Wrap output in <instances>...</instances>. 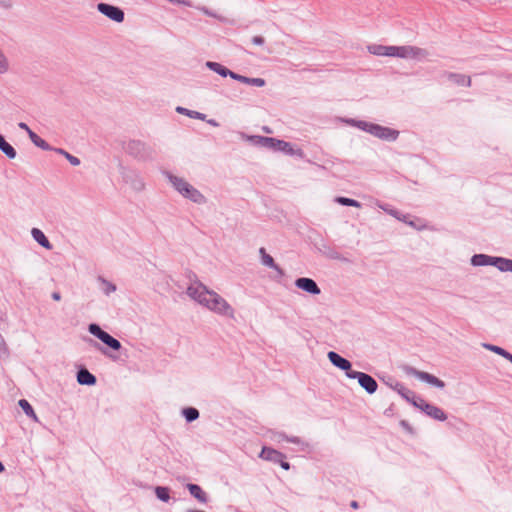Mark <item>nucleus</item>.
<instances>
[{
  "mask_svg": "<svg viewBox=\"0 0 512 512\" xmlns=\"http://www.w3.org/2000/svg\"><path fill=\"white\" fill-rule=\"evenodd\" d=\"M186 294L200 305L229 318H234V309L215 290H186Z\"/></svg>",
  "mask_w": 512,
  "mask_h": 512,
  "instance_id": "f257e3e1",
  "label": "nucleus"
},
{
  "mask_svg": "<svg viewBox=\"0 0 512 512\" xmlns=\"http://www.w3.org/2000/svg\"><path fill=\"white\" fill-rule=\"evenodd\" d=\"M164 174L174 189L184 198L198 205H203L207 202L206 197L185 179L178 177L169 171H165Z\"/></svg>",
  "mask_w": 512,
  "mask_h": 512,
  "instance_id": "f03ea898",
  "label": "nucleus"
},
{
  "mask_svg": "<svg viewBox=\"0 0 512 512\" xmlns=\"http://www.w3.org/2000/svg\"><path fill=\"white\" fill-rule=\"evenodd\" d=\"M124 151L138 161H153L155 159V149L147 143L131 139L123 145Z\"/></svg>",
  "mask_w": 512,
  "mask_h": 512,
  "instance_id": "7ed1b4c3",
  "label": "nucleus"
},
{
  "mask_svg": "<svg viewBox=\"0 0 512 512\" xmlns=\"http://www.w3.org/2000/svg\"><path fill=\"white\" fill-rule=\"evenodd\" d=\"M106 347H103L100 343H98L97 341L89 338V342L90 344L96 349L98 350L99 352H101L103 355L113 359V360H116L117 357L114 356L111 352H109L108 349H111L113 351H119L121 348H122V344L121 342L116 339L115 337H113L112 335H110L109 333L106 334V336L104 338H102L100 340Z\"/></svg>",
  "mask_w": 512,
  "mask_h": 512,
  "instance_id": "20e7f679",
  "label": "nucleus"
},
{
  "mask_svg": "<svg viewBox=\"0 0 512 512\" xmlns=\"http://www.w3.org/2000/svg\"><path fill=\"white\" fill-rule=\"evenodd\" d=\"M381 380L389 386L391 389L395 390L404 400L410 403L412 406L416 405V402L421 396L415 394L414 391L406 388L401 382L395 380L393 377H382Z\"/></svg>",
  "mask_w": 512,
  "mask_h": 512,
  "instance_id": "39448f33",
  "label": "nucleus"
},
{
  "mask_svg": "<svg viewBox=\"0 0 512 512\" xmlns=\"http://www.w3.org/2000/svg\"><path fill=\"white\" fill-rule=\"evenodd\" d=\"M414 407L421 410L425 415L434 420L441 422L447 420V414L443 409L426 402L422 397L418 399Z\"/></svg>",
  "mask_w": 512,
  "mask_h": 512,
  "instance_id": "423d86ee",
  "label": "nucleus"
},
{
  "mask_svg": "<svg viewBox=\"0 0 512 512\" xmlns=\"http://www.w3.org/2000/svg\"><path fill=\"white\" fill-rule=\"evenodd\" d=\"M269 149L273 151L283 152L286 155L297 157L299 159H303L305 157V153L301 148H295L290 142H287L282 139H277L274 137L272 145H270Z\"/></svg>",
  "mask_w": 512,
  "mask_h": 512,
  "instance_id": "0eeeda50",
  "label": "nucleus"
},
{
  "mask_svg": "<svg viewBox=\"0 0 512 512\" xmlns=\"http://www.w3.org/2000/svg\"><path fill=\"white\" fill-rule=\"evenodd\" d=\"M259 253H260L262 265L269 267L275 271L274 278L277 279L280 284L290 285L291 278H288V281H280L279 280L285 276L284 271L279 267L278 264H276V262L274 261V258L266 252V249L264 247H261L259 249Z\"/></svg>",
  "mask_w": 512,
  "mask_h": 512,
  "instance_id": "6e6552de",
  "label": "nucleus"
},
{
  "mask_svg": "<svg viewBox=\"0 0 512 512\" xmlns=\"http://www.w3.org/2000/svg\"><path fill=\"white\" fill-rule=\"evenodd\" d=\"M405 371L407 374L413 375L416 378H418L419 380H421L433 387L440 388V389H443L445 387V382L433 374H430L425 371H419L416 368L411 367V366H406Z\"/></svg>",
  "mask_w": 512,
  "mask_h": 512,
  "instance_id": "1a4fd4ad",
  "label": "nucleus"
},
{
  "mask_svg": "<svg viewBox=\"0 0 512 512\" xmlns=\"http://www.w3.org/2000/svg\"><path fill=\"white\" fill-rule=\"evenodd\" d=\"M349 379H357L358 384L370 395L378 389L377 381L369 374L360 371L350 372Z\"/></svg>",
  "mask_w": 512,
  "mask_h": 512,
  "instance_id": "9d476101",
  "label": "nucleus"
},
{
  "mask_svg": "<svg viewBox=\"0 0 512 512\" xmlns=\"http://www.w3.org/2000/svg\"><path fill=\"white\" fill-rule=\"evenodd\" d=\"M97 10L110 20L116 23H122L125 19V13L122 8L109 4L100 2L97 4Z\"/></svg>",
  "mask_w": 512,
  "mask_h": 512,
  "instance_id": "9b49d317",
  "label": "nucleus"
},
{
  "mask_svg": "<svg viewBox=\"0 0 512 512\" xmlns=\"http://www.w3.org/2000/svg\"><path fill=\"white\" fill-rule=\"evenodd\" d=\"M120 174L125 183L129 184L133 190L142 191L145 187V184L139 174L123 165H120Z\"/></svg>",
  "mask_w": 512,
  "mask_h": 512,
  "instance_id": "f8f14e48",
  "label": "nucleus"
},
{
  "mask_svg": "<svg viewBox=\"0 0 512 512\" xmlns=\"http://www.w3.org/2000/svg\"><path fill=\"white\" fill-rule=\"evenodd\" d=\"M327 358L333 366L344 371L348 378H350V372L355 371L352 369V363L335 351H329L327 353Z\"/></svg>",
  "mask_w": 512,
  "mask_h": 512,
  "instance_id": "ddd939ff",
  "label": "nucleus"
},
{
  "mask_svg": "<svg viewBox=\"0 0 512 512\" xmlns=\"http://www.w3.org/2000/svg\"><path fill=\"white\" fill-rule=\"evenodd\" d=\"M400 132L396 129L382 126L375 123L371 135L384 141L394 142L398 139Z\"/></svg>",
  "mask_w": 512,
  "mask_h": 512,
  "instance_id": "4468645a",
  "label": "nucleus"
},
{
  "mask_svg": "<svg viewBox=\"0 0 512 512\" xmlns=\"http://www.w3.org/2000/svg\"><path fill=\"white\" fill-rule=\"evenodd\" d=\"M270 433L272 434V439L277 442L281 441H287L293 444H296L299 446L298 451H306V449L309 447V444L307 442H304L300 437L298 436H288L285 432L282 431H274L270 430Z\"/></svg>",
  "mask_w": 512,
  "mask_h": 512,
  "instance_id": "2eb2a0df",
  "label": "nucleus"
},
{
  "mask_svg": "<svg viewBox=\"0 0 512 512\" xmlns=\"http://www.w3.org/2000/svg\"><path fill=\"white\" fill-rule=\"evenodd\" d=\"M18 127L21 130H24L28 134L31 142L36 147H38L44 151H50L53 149V147L46 140H44L38 134H36L33 130H31V128L25 122H19Z\"/></svg>",
  "mask_w": 512,
  "mask_h": 512,
  "instance_id": "dca6fc26",
  "label": "nucleus"
},
{
  "mask_svg": "<svg viewBox=\"0 0 512 512\" xmlns=\"http://www.w3.org/2000/svg\"><path fill=\"white\" fill-rule=\"evenodd\" d=\"M259 458L269 461V462H272L274 464H278V462L281 459L286 458V455L284 453H282L281 451L276 450L272 447L263 446L259 453Z\"/></svg>",
  "mask_w": 512,
  "mask_h": 512,
  "instance_id": "f3484780",
  "label": "nucleus"
},
{
  "mask_svg": "<svg viewBox=\"0 0 512 512\" xmlns=\"http://www.w3.org/2000/svg\"><path fill=\"white\" fill-rule=\"evenodd\" d=\"M77 382L80 385L94 386L97 383V378L85 366H80L76 373Z\"/></svg>",
  "mask_w": 512,
  "mask_h": 512,
  "instance_id": "a211bd4d",
  "label": "nucleus"
},
{
  "mask_svg": "<svg viewBox=\"0 0 512 512\" xmlns=\"http://www.w3.org/2000/svg\"><path fill=\"white\" fill-rule=\"evenodd\" d=\"M442 77L447 78V80L453 82L458 86L471 87L472 85L471 77L465 74L444 71L442 73Z\"/></svg>",
  "mask_w": 512,
  "mask_h": 512,
  "instance_id": "6ab92c4d",
  "label": "nucleus"
},
{
  "mask_svg": "<svg viewBox=\"0 0 512 512\" xmlns=\"http://www.w3.org/2000/svg\"><path fill=\"white\" fill-rule=\"evenodd\" d=\"M403 50V59L412 58L417 60H423L426 59L429 55V52L426 49L412 45H404Z\"/></svg>",
  "mask_w": 512,
  "mask_h": 512,
  "instance_id": "aec40b11",
  "label": "nucleus"
},
{
  "mask_svg": "<svg viewBox=\"0 0 512 512\" xmlns=\"http://www.w3.org/2000/svg\"><path fill=\"white\" fill-rule=\"evenodd\" d=\"M186 489L189 491L192 497L197 499L198 502L202 504H206L208 502L209 497L200 485L195 483H187Z\"/></svg>",
  "mask_w": 512,
  "mask_h": 512,
  "instance_id": "412c9836",
  "label": "nucleus"
},
{
  "mask_svg": "<svg viewBox=\"0 0 512 512\" xmlns=\"http://www.w3.org/2000/svg\"><path fill=\"white\" fill-rule=\"evenodd\" d=\"M205 66H206L209 70H211V71H213V72L217 73L218 75H220V76H221V77H223V78H225V77H230V78L234 79V76H235V73H236V72H234V71H232V70L228 69L226 66H224V65H222V64H220V63H218V62H214V61H207V62L205 63Z\"/></svg>",
  "mask_w": 512,
  "mask_h": 512,
  "instance_id": "4be33fe9",
  "label": "nucleus"
},
{
  "mask_svg": "<svg viewBox=\"0 0 512 512\" xmlns=\"http://www.w3.org/2000/svg\"><path fill=\"white\" fill-rule=\"evenodd\" d=\"M242 138L249 141L255 146H262L269 149L272 145L273 137L261 136V135H246L242 133Z\"/></svg>",
  "mask_w": 512,
  "mask_h": 512,
  "instance_id": "5701e85b",
  "label": "nucleus"
},
{
  "mask_svg": "<svg viewBox=\"0 0 512 512\" xmlns=\"http://www.w3.org/2000/svg\"><path fill=\"white\" fill-rule=\"evenodd\" d=\"M494 260L495 256L480 253L474 254L470 259V263L474 267L494 266Z\"/></svg>",
  "mask_w": 512,
  "mask_h": 512,
  "instance_id": "b1692460",
  "label": "nucleus"
},
{
  "mask_svg": "<svg viewBox=\"0 0 512 512\" xmlns=\"http://www.w3.org/2000/svg\"><path fill=\"white\" fill-rule=\"evenodd\" d=\"M31 235L33 239L43 248L47 250H51L53 248V245L49 241L48 237L39 228H32Z\"/></svg>",
  "mask_w": 512,
  "mask_h": 512,
  "instance_id": "393cba45",
  "label": "nucleus"
},
{
  "mask_svg": "<svg viewBox=\"0 0 512 512\" xmlns=\"http://www.w3.org/2000/svg\"><path fill=\"white\" fill-rule=\"evenodd\" d=\"M233 80L255 87H263L266 84V81L263 78H251L238 73H235Z\"/></svg>",
  "mask_w": 512,
  "mask_h": 512,
  "instance_id": "a878e982",
  "label": "nucleus"
},
{
  "mask_svg": "<svg viewBox=\"0 0 512 512\" xmlns=\"http://www.w3.org/2000/svg\"><path fill=\"white\" fill-rule=\"evenodd\" d=\"M482 346L487 349L488 351H491L497 355L502 356L504 359L508 360L512 364V353H510L508 350L494 344L490 343H483Z\"/></svg>",
  "mask_w": 512,
  "mask_h": 512,
  "instance_id": "bb28decb",
  "label": "nucleus"
},
{
  "mask_svg": "<svg viewBox=\"0 0 512 512\" xmlns=\"http://www.w3.org/2000/svg\"><path fill=\"white\" fill-rule=\"evenodd\" d=\"M0 151L9 159H15L17 156L16 149L6 141L5 137L0 133Z\"/></svg>",
  "mask_w": 512,
  "mask_h": 512,
  "instance_id": "cd10ccee",
  "label": "nucleus"
},
{
  "mask_svg": "<svg viewBox=\"0 0 512 512\" xmlns=\"http://www.w3.org/2000/svg\"><path fill=\"white\" fill-rule=\"evenodd\" d=\"M501 272H512V259L495 256L494 266Z\"/></svg>",
  "mask_w": 512,
  "mask_h": 512,
  "instance_id": "c85d7f7f",
  "label": "nucleus"
},
{
  "mask_svg": "<svg viewBox=\"0 0 512 512\" xmlns=\"http://www.w3.org/2000/svg\"><path fill=\"white\" fill-rule=\"evenodd\" d=\"M175 110L177 113H179L181 115H185L192 119L206 120V114L201 113L199 111L190 110V109L182 107V106H177Z\"/></svg>",
  "mask_w": 512,
  "mask_h": 512,
  "instance_id": "c756f323",
  "label": "nucleus"
},
{
  "mask_svg": "<svg viewBox=\"0 0 512 512\" xmlns=\"http://www.w3.org/2000/svg\"><path fill=\"white\" fill-rule=\"evenodd\" d=\"M154 493L158 500L168 503L171 499V489L168 486H155Z\"/></svg>",
  "mask_w": 512,
  "mask_h": 512,
  "instance_id": "7c9ffc66",
  "label": "nucleus"
},
{
  "mask_svg": "<svg viewBox=\"0 0 512 512\" xmlns=\"http://www.w3.org/2000/svg\"><path fill=\"white\" fill-rule=\"evenodd\" d=\"M181 415L185 418L187 423H192L199 418L200 413L197 408L192 407V406H187V407L182 408Z\"/></svg>",
  "mask_w": 512,
  "mask_h": 512,
  "instance_id": "2f4dec72",
  "label": "nucleus"
},
{
  "mask_svg": "<svg viewBox=\"0 0 512 512\" xmlns=\"http://www.w3.org/2000/svg\"><path fill=\"white\" fill-rule=\"evenodd\" d=\"M186 278L189 280V283H187V288H200V289H206L208 288L206 285H204L197 277V275L191 271H186Z\"/></svg>",
  "mask_w": 512,
  "mask_h": 512,
  "instance_id": "473e14b6",
  "label": "nucleus"
},
{
  "mask_svg": "<svg viewBox=\"0 0 512 512\" xmlns=\"http://www.w3.org/2000/svg\"><path fill=\"white\" fill-rule=\"evenodd\" d=\"M18 405L19 407L22 409V411L25 413V415L27 417H29L30 419L32 420H35L37 421V415L34 411V408L32 407V405L29 403L28 400L26 399H20L18 401Z\"/></svg>",
  "mask_w": 512,
  "mask_h": 512,
  "instance_id": "72a5a7b5",
  "label": "nucleus"
},
{
  "mask_svg": "<svg viewBox=\"0 0 512 512\" xmlns=\"http://www.w3.org/2000/svg\"><path fill=\"white\" fill-rule=\"evenodd\" d=\"M51 151H54L55 153L59 154V155H62L64 156L67 161L72 165V166H78L80 165L81 161L78 157L70 154L69 152H67L65 149L63 148H56V147H53V149Z\"/></svg>",
  "mask_w": 512,
  "mask_h": 512,
  "instance_id": "f704fd0d",
  "label": "nucleus"
},
{
  "mask_svg": "<svg viewBox=\"0 0 512 512\" xmlns=\"http://www.w3.org/2000/svg\"><path fill=\"white\" fill-rule=\"evenodd\" d=\"M294 284L295 288H319L316 281L308 277L297 278Z\"/></svg>",
  "mask_w": 512,
  "mask_h": 512,
  "instance_id": "c9c22d12",
  "label": "nucleus"
},
{
  "mask_svg": "<svg viewBox=\"0 0 512 512\" xmlns=\"http://www.w3.org/2000/svg\"><path fill=\"white\" fill-rule=\"evenodd\" d=\"M335 202H337L340 205L347 206V207H356L360 208L361 203L353 198H348L344 196H338L335 198Z\"/></svg>",
  "mask_w": 512,
  "mask_h": 512,
  "instance_id": "e433bc0d",
  "label": "nucleus"
},
{
  "mask_svg": "<svg viewBox=\"0 0 512 512\" xmlns=\"http://www.w3.org/2000/svg\"><path fill=\"white\" fill-rule=\"evenodd\" d=\"M403 46H386L385 56L403 58Z\"/></svg>",
  "mask_w": 512,
  "mask_h": 512,
  "instance_id": "4c0bfd02",
  "label": "nucleus"
},
{
  "mask_svg": "<svg viewBox=\"0 0 512 512\" xmlns=\"http://www.w3.org/2000/svg\"><path fill=\"white\" fill-rule=\"evenodd\" d=\"M88 331L90 334L101 340L106 336L108 332L104 331L97 323H91L88 326Z\"/></svg>",
  "mask_w": 512,
  "mask_h": 512,
  "instance_id": "58836bf2",
  "label": "nucleus"
},
{
  "mask_svg": "<svg viewBox=\"0 0 512 512\" xmlns=\"http://www.w3.org/2000/svg\"><path fill=\"white\" fill-rule=\"evenodd\" d=\"M385 45L382 44H370L367 46V50L370 54L375 56H385Z\"/></svg>",
  "mask_w": 512,
  "mask_h": 512,
  "instance_id": "ea45409f",
  "label": "nucleus"
},
{
  "mask_svg": "<svg viewBox=\"0 0 512 512\" xmlns=\"http://www.w3.org/2000/svg\"><path fill=\"white\" fill-rule=\"evenodd\" d=\"M356 123V127L362 131H365L369 134H371L374 124L372 122L364 121V120H358Z\"/></svg>",
  "mask_w": 512,
  "mask_h": 512,
  "instance_id": "a19ab883",
  "label": "nucleus"
},
{
  "mask_svg": "<svg viewBox=\"0 0 512 512\" xmlns=\"http://www.w3.org/2000/svg\"><path fill=\"white\" fill-rule=\"evenodd\" d=\"M380 208H382L384 211H386L389 215L395 217L396 219H401L400 215H402V212L390 207L389 205H380Z\"/></svg>",
  "mask_w": 512,
  "mask_h": 512,
  "instance_id": "79ce46f5",
  "label": "nucleus"
},
{
  "mask_svg": "<svg viewBox=\"0 0 512 512\" xmlns=\"http://www.w3.org/2000/svg\"><path fill=\"white\" fill-rule=\"evenodd\" d=\"M9 65L6 56L0 51V74L8 71Z\"/></svg>",
  "mask_w": 512,
  "mask_h": 512,
  "instance_id": "37998d69",
  "label": "nucleus"
},
{
  "mask_svg": "<svg viewBox=\"0 0 512 512\" xmlns=\"http://www.w3.org/2000/svg\"><path fill=\"white\" fill-rule=\"evenodd\" d=\"M399 425L410 435H415V429L410 425L407 420H400Z\"/></svg>",
  "mask_w": 512,
  "mask_h": 512,
  "instance_id": "c03bdc74",
  "label": "nucleus"
},
{
  "mask_svg": "<svg viewBox=\"0 0 512 512\" xmlns=\"http://www.w3.org/2000/svg\"><path fill=\"white\" fill-rule=\"evenodd\" d=\"M252 43L257 46H262L265 43V38L261 35H256L251 39Z\"/></svg>",
  "mask_w": 512,
  "mask_h": 512,
  "instance_id": "a18cd8bd",
  "label": "nucleus"
},
{
  "mask_svg": "<svg viewBox=\"0 0 512 512\" xmlns=\"http://www.w3.org/2000/svg\"><path fill=\"white\" fill-rule=\"evenodd\" d=\"M401 219H399L400 221L404 222V223H407L408 225L412 226V227H416V224L414 221H410L409 218H410V215L408 214H403L400 215Z\"/></svg>",
  "mask_w": 512,
  "mask_h": 512,
  "instance_id": "49530a36",
  "label": "nucleus"
},
{
  "mask_svg": "<svg viewBox=\"0 0 512 512\" xmlns=\"http://www.w3.org/2000/svg\"><path fill=\"white\" fill-rule=\"evenodd\" d=\"M98 280L105 285V288H109V289H112V288H117L115 284H113L112 282L104 279L103 277L99 276L98 277Z\"/></svg>",
  "mask_w": 512,
  "mask_h": 512,
  "instance_id": "de8ad7c7",
  "label": "nucleus"
},
{
  "mask_svg": "<svg viewBox=\"0 0 512 512\" xmlns=\"http://www.w3.org/2000/svg\"><path fill=\"white\" fill-rule=\"evenodd\" d=\"M278 464L281 466L284 470H289L291 468V465L288 461H286V458L281 459Z\"/></svg>",
  "mask_w": 512,
  "mask_h": 512,
  "instance_id": "09e8293b",
  "label": "nucleus"
},
{
  "mask_svg": "<svg viewBox=\"0 0 512 512\" xmlns=\"http://www.w3.org/2000/svg\"><path fill=\"white\" fill-rule=\"evenodd\" d=\"M0 7L4 9H10L12 8V1L11 0H0Z\"/></svg>",
  "mask_w": 512,
  "mask_h": 512,
  "instance_id": "8fccbe9b",
  "label": "nucleus"
},
{
  "mask_svg": "<svg viewBox=\"0 0 512 512\" xmlns=\"http://www.w3.org/2000/svg\"><path fill=\"white\" fill-rule=\"evenodd\" d=\"M394 404H391L387 409H385L384 411V415L387 416V417H391L394 415Z\"/></svg>",
  "mask_w": 512,
  "mask_h": 512,
  "instance_id": "3c124183",
  "label": "nucleus"
},
{
  "mask_svg": "<svg viewBox=\"0 0 512 512\" xmlns=\"http://www.w3.org/2000/svg\"><path fill=\"white\" fill-rule=\"evenodd\" d=\"M204 121L207 122L209 125H211L213 127H219L220 126L219 122L217 120H215V119H207L206 118V120H204Z\"/></svg>",
  "mask_w": 512,
  "mask_h": 512,
  "instance_id": "603ef678",
  "label": "nucleus"
},
{
  "mask_svg": "<svg viewBox=\"0 0 512 512\" xmlns=\"http://www.w3.org/2000/svg\"><path fill=\"white\" fill-rule=\"evenodd\" d=\"M51 297H52V299H53V300H55V301H59V300H61V294H60V292H59V291H57V290H56V291H54V292L51 294Z\"/></svg>",
  "mask_w": 512,
  "mask_h": 512,
  "instance_id": "864d4df0",
  "label": "nucleus"
},
{
  "mask_svg": "<svg viewBox=\"0 0 512 512\" xmlns=\"http://www.w3.org/2000/svg\"><path fill=\"white\" fill-rule=\"evenodd\" d=\"M358 120L357 119H353V118H348V119H345V122L348 123L349 125L353 126V127H356V123Z\"/></svg>",
  "mask_w": 512,
  "mask_h": 512,
  "instance_id": "5fc2aeb1",
  "label": "nucleus"
},
{
  "mask_svg": "<svg viewBox=\"0 0 512 512\" xmlns=\"http://www.w3.org/2000/svg\"><path fill=\"white\" fill-rule=\"evenodd\" d=\"M328 255H329V257H330L331 259H339V257H340V256H339V253H338V252H335V251L330 252Z\"/></svg>",
  "mask_w": 512,
  "mask_h": 512,
  "instance_id": "6e6d98bb",
  "label": "nucleus"
},
{
  "mask_svg": "<svg viewBox=\"0 0 512 512\" xmlns=\"http://www.w3.org/2000/svg\"><path fill=\"white\" fill-rule=\"evenodd\" d=\"M350 507H351L352 509H358V508H359V503H358V501H356V500L351 501V502H350Z\"/></svg>",
  "mask_w": 512,
  "mask_h": 512,
  "instance_id": "4d7b16f0",
  "label": "nucleus"
},
{
  "mask_svg": "<svg viewBox=\"0 0 512 512\" xmlns=\"http://www.w3.org/2000/svg\"><path fill=\"white\" fill-rule=\"evenodd\" d=\"M305 291L310 294H313V295H318L321 293L322 290H305Z\"/></svg>",
  "mask_w": 512,
  "mask_h": 512,
  "instance_id": "13d9d810",
  "label": "nucleus"
},
{
  "mask_svg": "<svg viewBox=\"0 0 512 512\" xmlns=\"http://www.w3.org/2000/svg\"><path fill=\"white\" fill-rule=\"evenodd\" d=\"M185 512H206V511H203V510H196V509H188V510H186Z\"/></svg>",
  "mask_w": 512,
  "mask_h": 512,
  "instance_id": "bf43d9fd",
  "label": "nucleus"
},
{
  "mask_svg": "<svg viewBox=\"0 0 512 512\" xmlns=\"http://www.w3.org/2000/svg\"><path fill=\"white\" fill-rule=\"evenodd\" d=\"M5 471V466L4 464L0 461V473L4 472Z\"/></svg>",
  "mask_w": 512,
  "mask_h": 512,
  "instance_id": "052dcab7",
  "label": "nucleus"
},
{
  "mask_svg": "<svg viewBox=\"0 0 512 512\" xmlns=\"http://www.w3.org/2000/svg\"><path fill=\"white\" fill-rule=\"evenodd\" d=\"M104 291H105L106 295H109V294H110V292H114L115 290L107 289V290H104Z\"/></svg>",
  "mask_w": 512,
  "mask_h": 512,
  "instance_id": "680f3d73",
  "label": "nucleus"
},
{
  "mask_svg": "<svg viewBox=\"0 0 512 512\" xmlns=\"http://www.w3.org/2000/svg\"><path fill=\"white\" fill-rule=\"evenodd\" d=\"M263 130H264L265 132H267V133H270V132H271V131H270V129H269L268 127H264V128H263Z\"/></svg>",
  "mask_w": 512,
  "mask_h": 512,
  "instance_id": "e2e57ef3",
  "label": "nucleus"
}]
</instances>
